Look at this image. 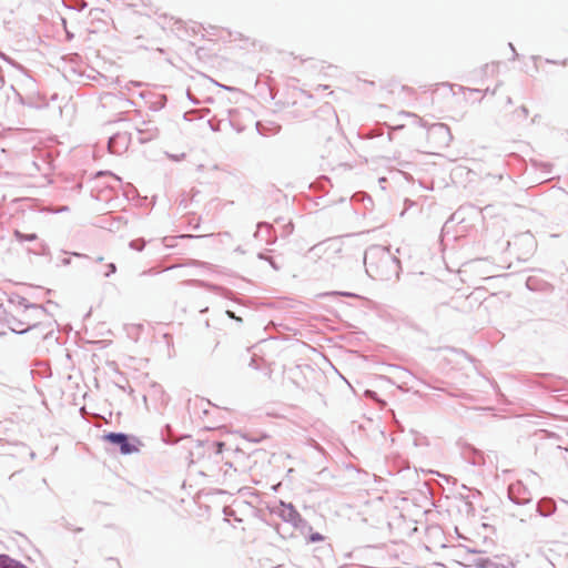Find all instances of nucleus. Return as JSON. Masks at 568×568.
Here are the masks:
<instances>
[{
    "instance_id": "obj_6",
    "label": "nucleus",
    "mask_w": 568,
    "mask_h": 568,
    "mask_svg": "<svg viewBox=\"0 0 568 568\" xmlns=\"http://www.w3.org/2000/svg\"><path fill=\"white\" fill-rule=\"evenodd\" d=\"M182 237H189V239H191V237H195V236H194V235H191V234H187V235H182Z\"/></svg>"
},
{
    "instance_id": "obj_4",
    "label": "nucleus",
    "mask_w": 568,
    "mask_h": 568,
    "mask_svg": "<svg viewBox=\"0 0 568 568\" xmlns=\"http://www.w3.org/2000/svg\"><path fill=\"white\" fill-rule=\"evenodd\" d=\"M223 447H224V443H219V444H217V450H219L220 453L222 452Z\"/></svg>"
},
{
    "instance_id": "obj_1",
    "label": "nucleus",
    "mask_w": 568,
    "mask_h": 568,
    "mask_svg": "<svg viewBox=\"0 0 568 568\" xmlns=\"http://www.w3.org/2000/svg\"><path fill=\"white\" fill-rule=\"evenodd\" d=\"M103 439L108 443L119 445L123 455L138 453L142 446V442L136 437H130L121 433H109L103 435Z\"/></svg>"
},
{
    "instance_id": "obj_5",
    "label": "nucleus",
    "mask_w": 568,
    "mask_h": 568,
    "mask_svg": "<svg viewBox=\"0 0 568 568\" xmlns=\"http://www.w3.org/2000/svg\"><path fill=\"white\" fill-rule=\"evenodd\" d=\"M27 239H28L29 241H32V240H34V239H36V235H34V234L29 235Z\"/></svg>"
},
{
    "instance_id": "obj_2",
    "label": "nucleus",
    "mask_w": 568,
    "mask_h": 568,
    "mask_svg": "<svg viewBox=\"0 0 568 568\" xmlns=\"http://www.w3.org/2000/svg\"><path fill=\"white\" fill-rule=\"evenodd\" d=\"M427 136L429 140H436V139L442 140V144L430 151V153H433V154H438L439 153L438 151L440 149L448 146L449 141L452 139L450 130L445 124H437V125H434L433 128H430Z\"/></svg>"
},
{
    "instance_id": "obj_3",
    "label": "nucleus",
    "mask_w": 568,
    "mask_h": 568,
    "mask_svg": "<svg viewBox=\"0 0 568 568\" xmlns=\"http://www.w3.org/2000/svg\"><path fill=\"white\" fill-rule=\"evenodd\" d=\"M323 539H324V537L318 532L312 534L310 536V541H312V542L322 541Z\"/></svg>"
}]
</instances>
